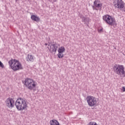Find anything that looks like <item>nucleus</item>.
<instances>
[{
  "label": "nucleus",
  "instance_id": "nucleus-7",
  "mask_svg": "<svg viewBox=\"0 0 125 125\" xmlns=\"http://www.w3.org/2000/svg\"><path fill=\"white\" fill-rule=\"evenodd\" d=\"M5 105L8 107V108H10V109H12L13 107L15 105V101L11 98H9L7 99L5 102Z\"/></svg>",
  "mask_w": 125,
  "mask_h": 125
},
{
  "label": "nucleus",
  "instance_id": "nucleus-20",
  "mask_svg": "<svg viewBox=\"0 0 125 125\" xmlns=\"http://www.w3.org/2000/svg\"><path fill=\"white\" fill-rule=\"evenodd\" d=\"M45 45H46H46H48V44L45 43Z\"/></svg>",
  "mask_w": 125,
  "mask_h": 125
},
{
  "label": "nucleus",
  "instance_id": "nucleus-21",
  "mask_svg": "<svg viewBox=\"0 0 125 125\" xmlns=\"http://www.w3.org/2000/svg\"><path fill=\"white\" fill-rule=\"evenodd\" d=\"M124 11H125V8L124 9Z\"/></svg>",
  "mask_w": 125,
  "mask_h": 125
},
{
  "label": "nucleus",
  "instance_id": "nucleus-14",
  "mask_svg": "<svg viewBox=\"0 0 125 125\" xmlns=\"http://www.w3.org/2000/svg\"><path fill=\"white\" fill-rule=\"evenodd\" d=\"M50 125H59V122L56 120H52L50 121Z\"/></svg>",
  "mask_w": 125,
  "mask_h": 125
},
{
  "label": "nucleus",
  "instance_id": "nucleus-13",
  "mask_svg": "<svg viewBox=\"0 0 125 125\" xmlns=\"http://www.w3.org/2000/svg\"><path fill=\"white\" fill-rule=\"evenodd\" d=\"M35 60V57L31 54L28 55V58L27 59V61L28 62H34Z\"/></svg>",
  "mask_w": 125,
  "mask_h": 125
},
{
  "label": "nucleus",
  "instance_id": "nucleus-9",
  "mask_svg": "<svg viewBox=\"0 0 125 125\" xmlns=\"http://www.w3.org/2000/svg\"><path fill=\"white\" fill-rule=\"evenodd\" d=\"M48 46H50V48H48L50 52L51 53H53V52H55V53H56L57 49L58 48V44L54 43L52 44V43H49L48 44Z\"/></svg>",
  "mask_w": 125,
  "mask_h": 125
},
{
  "label": "nucleus",
  "instance_id": "nucleus-4",
  "mask_svg": "<svg viewBox=\"0 0 125 125\" xmlns=\"http://www.w3.org/2000/svg\"><path fill=\"white\" fill-rule=\"evenodd\" d=\"M24 84L30 90H33L36 88L38 83L34 80L30 78H26L24 81Z\"/></svg>",
  "mask_w": 125,
  "mask_h": 125
},
{
  "label": "nucleus",
  "instance_id": "nucleus-16",
  "mask_svg": "<svg viewBox=\"0 0 125 125\" xmlns=\"http://www.w3.org/2000/svg\"><path fill=\"white\" fill-rule=\"evenodd\" d=\"M87 125H98V124L95 122L91 121L88 123Z\"/></svg>",
  "mask_w": 125,
  "mask_h": 125
},
{
  "label": "nucleus",
  "instance_id": "nucleus-2",
  "mask_svg": "<svg viewBox=\"0 0 125 125\" xmlns=\"http://www.w3.org/2000/svg\"><path fill=\"white\" fill-rule=\"evenodd\" d=\"M8 64L9 67L13 70V71H18L20 69H22V66L21 65V63L17 60L16 59H11L8 62Z\"/></svg>",
  "mask_w": 125,
  "mask_h": 125
},
{
  "label": "nucleus",
  "instance_id": "nucleus-11",
  "mask_svg": "<svg viewBox=\"0 0 125 125\" xmlns=\"http://www.w3.org/2000/svg\"><path fill=\"white\" fill-rule=\"evenodd\" d=\"M94 5L100 10L102 9V3H100V1L99 0H95L94 1Z\"/></svg>",
  "mask_w": 125,
  "mask_h": 125
},
{
  "label": "nucleus",
  "instance_id": "nucleus-3",
  "mask_svg": "<svg viewBox=\"0 0 125 125\" xmlns=\"http://www.w3.org/2000/svg\"><path fill=\"white\" fill-rule=\"evenodd\" d=\"M113 68L115 74L119 76H122L123 78H125V66L123 65L116 64L113 66Z\"/></svg>",
  "mask_w": 125,
  "mask_h": 125
},
{
  "label": "nucleus",
  "instance_id": "nucleus-5",
  "mask_svg": "<svg viewBox=\"0 0 125 125\" xmlns=\"http://www.w3.org/2000/svg\"><path fill=\"white\" fill-rule=\"evenodd\" d=\"M103 19L105 21L106 24L110 25V26H113V27H116L117 26V22H116V19L115 18L108 15H106L103 17Z\"/></svg>",
  "mask_w": 125,
  "mask_h": 125
},
{
  "label": "nucleus",
  "instance_id": "nucleus-1",
  "mask_svg": "<svg viewBox=\"0 0 125 125\" xmlns=\"http://www.w3.org/2000/svg\"><path fill=\"white\" fill-rule=\"evenodd\" d=\"M15 105L19 111H23L27 107L26 100L21 98H19L17 100Z\"/></svg>",
  "mask_w": 125,
  "mask_h": 125
},
{
  "label": "nucleus",
  "instance_id": "nucleus-17",
  "mask_svg": "<svg viewBox=\"0 0 125 125\" xmlns=\"http://www.w3.org/2000/svg\"><path fill=\"white\" fill-rule=\"evenodd\" d=\"M0 67H1V68H3V63H2V62H1L0 61Z\"/></svg>",
  "mask_w": 125,
  "mask_h": 125
},
{
  "label": "nucleus",
  "instance_id": "nucleus-12",
  "mask_svg": "<svg viewBox=\"0 0 125 125\" xmlns=\"http://www.w3.org/2000/svg\"><path fill=\"white\" fill-rule=\"evenodd\" d=\"M31 19H32V20H33V21H35L36 22H40V21H41V19L39 17L34 15H31Z\"/></svg>",
  "mask_w": 125,
  "mask_h": 125
},
{
  "label": "nucleus",
  "instance_id": "nucleus-10",
  "mask_svg": "<svg viewBox=\"0 0 125 125\" xmlns=\"http://www.w3.org/2000/svg\"><path fill=\"white\" fill-rule=\"evenodd\" d=\"M65 47L64 46L60 47L58 49V58L61 59L63 58L64 57V52H65Z\"/></svg>",
  "mask_w": 125,
  "mask_h": 125
},
{
  "label": "nucleus",
  "instance_id": "nucleus-18",
  "mask_svg": "<svg viewBox=\"0 0 125 125\" xmlns=\"http://www.w3.org/2000/svg\"><path fill=\"white\" fill-rule=\"evenodd\" d=\"M122 89H123V92H125V86H123V87H122Z\"/></svg>",
  "mask_w": 125,
  "mask_h": 125
},
{
  "label": "nucleus",
  "instance_id": "nucleus-8",
  "mask_svg": "<svg viewBox=\"0 0 125 125\" xmlns=\"http://www.w3.org/2000/svg\"><path fill=\"white\" fill-rule=\"evenodd\" d=\"M114 4L115 7L119 9H123L125 7V2L123 0H115Z\"/></svg>",
  "mask_w": 125,
  "mask_h": 125
},
{
  "label": "nucleus",
  "instance_id": "nucleus-15",
  "mask_svg": "<svg viewBox=\"0 0 125 125\" xmlns=\"http://www.w3.org/2000/svg\"><path fill=\"white\" fill-rule=\"evenodd\" d=\"M79 17L82 20V22H87V18L83 16V15L81 14L79 15Z\"/></svg>",
  "mask_w": 125,
  "mask_h": 125
},
{
  "label": "nucleus",
  "instance_id": "nucleus-19",
  "mask_svg": "<svg viewBox=\"0 0 125 125\" xmlns=\"http://www.w3.org/2000/svg\"><path fill=\"white\" fill-rule=\"evenodd\" d=\"M99 32L101 33V32H102V29H101L99 30Z\"/></svg>",
  "mask_w": 125,
  "mask_h": 125
},
{
  "label": "nucleus",
  "instance_id": "nucleus-6",
  "mask_svg": "<svg viewBox=\"0 0 125 125\" xmlns=\"http://www.w3.org/2000/svg\"><path fill=\"white\" fill-rule=\"evenodd\" d=\"M86 100L88 105H89L90 107H95V106H97L98 101H97V99L95 97L92 96H88L86 97Z\"/></svg>",
  "mask_w": 125,
  "mask_h": 125
}]
</instances>
